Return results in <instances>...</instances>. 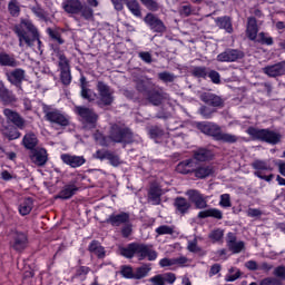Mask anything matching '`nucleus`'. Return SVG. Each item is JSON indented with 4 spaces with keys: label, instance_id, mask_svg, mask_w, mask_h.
I'll return each instance as SVG.
<instances>
[{
    "label": "nucleus",
    "instance_id": "nucleus-1",
    "mask_svg": "<svg viewBox=\"0 0 285 285\" xmlns=\"http://www.w3.org/2000/svg\"><path fill=\"white\" fill-rule=\"evenodd\" d=\"M120 255L127 259L137 257L139 262H144V259H148V262H155L159 254L157 250H155V248H153V245L144 243H131L126 247H120Z\"/></svg>",
    "mask_w": 285,
    "mask_h": 285
},
{
    "label": "nucleus",
    "instance_id": "nucleus-2",
    "mask_svg": "<svg viewBox=\"0 0 285 285\" xmlns=\"http://www.w3.org/2000/svg\"><path fill=\"white\" fill-rule=\"evenodd\" d=\"M14 32L19 39L20 48L23 46H28V48H32L35 46V41L38 43L39 50H41V40L39 39V31L37 27L32 24L30 20H22L20 24L14 27Z\"/></svg>",
    "mask_w": 285,
    "mask_h": 285
},
{
    "label": "nucleus",
    "instance_id": "nucleus-3",
    "mask_svg": "<svg viewBox=\"0 0 285 285\" xmlns=\"http://www.w3.org/2000/svg\"><path fill=\"white\" fill-rule=\"evenodd\" d=\"M247 135L252 137V139H256L258 141H266V144H279L282 139V135L277 131H273L271 129H257L255 127H249L247 129Z\"/></svg>",
    "mask_w": 285,
    "mask_h": 285
},
{
    "label": "nucleus",
    "instance_id": "nucleus-4",
    "mask_svg": "<svg viewBox=\"0 0 285 285\" xmlns=\"http://www.w3.org/2000/svg\"><path fill=\"white\" fill-rule=\"evenodd\" d=\"M43 112L45 119L46 121H49V124H56L57 126L62 127L70 126V116H68L66 112L51 107H46Z\"/></svg>",
    "mask_w": 285,
    "mask_h": 285
},
{
    "label": "nucleus",
    "instance_id": "nucleus-5",
    "mask_svg": "<svg viewBox=\"0 0 285 285\" xmlns=\"http://www.w3.org/2000/svg\"><path fill=\"white\" fill-rule=\"evenodd\" d=\"M109 138L115 144H132V131L128 128L119 127V125L111 126Z\"/></svg>",
    "mask_w": 285,
    "mask_h": 285
},
{
    "label": "nucleus",
    "instance_id": "nucleus-6",
    "mask_svg": "<svg viewBox=\"0 0 285 285\" xmlns=\"http://www.w3.org/2000/svg\"><path fill=\"white\" fill-rule=\"evenodd\" d=\"M98 90V106H112V101H115V91L110 88V86L106 85V82L99 81L97 83Z\"/></svg>",
    "mask_w": 285,
    "mask_h": 285
},
{
    "label": "nucleus",
    "instance_id": "nucleus-7",
    "mask_svg": "<svg viewBox=\"0 0 285 285\" xmlns=\"http://www.w3.org/2000/svg\"><path fill=\"white\" fill-rule=\"evenodd\" d=\"M252 168L256 170L254 173L255 177L258 179H264L265 181H273V174L266 176L264 173H271L273 167H271V163L268 160L255 159L252 163Z\"/></svg>",
    "mask_w": 285,
    "mask_h": 285
},
{
    "label": "nucleus",
    "instance_id": "nucleus-8",
    "mask_svg": "<svg viewBox=\"0 0 285 285\" xmlns=\"http://www.w3.org/2000/svg\"><path fill=\"white\" fill-rule=\"evenodd\" d=\"M239 59H244V51L239 49H227L216 57V60L220 63H233L239 61Z\"/></svg>",
    "mask_w": 285,
    "mask_h": 285
},
{
    "label": "nucleus",
    "instance_id": "nucleus-9",
    "mask_svg": "<svg viewBox=\"0 0 285 285\" xmlns=\"http://www.w3.org/2000/svg\"><path fill=\"white\" fill-rule=\"evenodd\" d=\"M75 111L77 115L80 116L83 124H90L91 126H95L97 124V120L99 119L97 112L88 107L77 106L75 108Z\"/></svg>",
    "mask_w": 285,
    "mask_h": 285
},
{
    "label": "nucleus",
    "instance_id": "nucleus-10",
    "mask_svg": "<svg viewBox=\"0 0 285 285\" xmlns=\"http://www.w3.org/2000/svg\"><path fill=\"white\" fill-rule=\"evenodd\" d=\"M10 244L13 250H24L28 247V235L23 232H12Z\"/></svg>",
    "mask_w": 285,
    "mask_h": 285
},
{
    "label": "nucleus",
    "instance_id": "nucleus-11",
    "mask_svg": "<svg viewBox=\"0 0 285 285\" xmlns=\"http://www.w3.org/2000/svg\"><path fill=\"white\" fill-rule=\"evenodd\" d=\"M144 21L153 32H166V24L157 16L147 13Z\"/></svg>",
    "mask_w": 285,
    "mask_h": 285
},
{
    "label": "nucleus",
    "instance_id": "nucleus-12",
    "mask_svg": "<svg viewBox=\"0 0 285 285\" xmlns=\"http://www.w3.org/2000/svg\"><path fill=\"white\" fill-rule=\"evenodd\" d=\"M60 159L66 166L70 168H81L86 164V158L83 156H77L71 154H61Z\"/></svg>",
    "mask_w": 285,
    "mask_h": 285
},
{
    "label": "nucleus",
    "instance_id": "nucleus-13",
    "mask_svg": "<svg viewBox=\"0 0 285 285\" xmlns=\"http://www.w3.org/2000/svg\"><path fill=\"white\" fill-rule=\"evenodd\" d=\"M151 285H173L177 282V276L173 273L158 274L149 278Z\"/></svg>",
    "mask_w": 285,
    "mask_h": 285
},
{
    "label": "nucleus",
    "instance_id": "nucleus-14",
    "mask_svg": "<svg viewBox=\"0 0 285 285\" xmlns=\"http://www.w3.org/2000/svg\"><path fill=\"white\" fill-rule=\"evenodd\" d=\"M30 159L36 166L42 167L45 164H48V151L43 148L32 149Z\"/></svg>",
    "mask_w": 285,
    "mask_h": 285
},
{
    "label": "nucleus",
    "instance_id": "nucleus-15",
    "mask_svg": "<svg viewBox=\"0 0 285 285\" xmlns=\"http://www.w3.org/2000/svg\"><path fill=\"white\" fill-rule=\"evenodd\" d=\"M3 115L7 121H10L11 124H13V126H17V128H20V130H23V128L26 127V120L22 119L19 112L12 109L6 108L3 110Z\"/></svg>",
    "mask_w": 285,
    "mask_h": 285
},
{
    "label": "nucleus",
    "instance_id": "nucleus-16",
    "mask_svg": "<svg viewBox=\"0 0 285 285\" xmlns=\"http://www.w3.org/2000/svg\"><path fill=\"white\" fill-rule=\"evenodd\" d=\"M198 130L204 132V135H209V137H214V139L217 141V138L219 137V132H222V128H219L217 125L213 122H199L197 125Z\"/></svg>",
    "mask_w": 285,
    "mask_h": 285
},
{
    "label": "nucleus",
    "instance_id": "nucleus-17",
    "mask_svg": "<svg viewBox=\"0 0 285 285\" xmlns=\"http://www.w3.org/2000/svg\"><path fill=\"white\" fill-rule=\"evenodd\" d=\"M161 195H164L161 187L151 185L148 190V203L153 204V206H159L161 204Z\"/></svg>",
    "mask_w": 285,
    "mask_h": 285
},
{
    "label": "nucleus",
    "instance_id": "nucleus-18",
    "mask_svg": "<svg viewBox=\"0 0 285 285\" xmlns=\"http://www.w3.org/2000/svg\"><path fill=\"white\" fill-rule=\"evenodd\" d=\"M82 3L81 0H63L61 8L67 14H79V12H81Z\"/></svg>",
    "mask_w": 285,
    "mask_h": 285
},
{
    "label": "nucleus",
    "instance_id": "nucleus-19",
    "mask_svg": "<svg viewBox=\"0 0 285 285\" xmlns=\"http://www.w3.org/2000/svg\"><path fill=\"white\" fill-rule=\"evenodd\" d=\"M215 175V167L213 165H200L194 167V176L196 179H206Z\"/></svg>",
    "mask_w": 285,
    "mask_h": 285
},
{
    "label": "nucleus",
    "instance_id": "nucleus-20",
    "mask_svg": "<svg viewBox=\"0 0 285 285\" xmlns=\"http://www.w3.org/2000/svg\"><path fill=\"white\" fill-rule=\"evenodd\" d=\"M130 222V214L121 212L120 214H111L106 223L110 226H121L122 224H128Z\"/></svg>",
    "mask_w": 285,
    "mask_h": 285
},
{
    "label": "nucleus",
    "instance_id": "nucleus-21",
    "mask_svg": "<svg viewBox=\"0 0 285 285\" xmlns=\"http://www.w3.org/2000/svg\"><path fill=\"white\" fill-rule=\"evenodd\" d=\"M263 72L267 75V77H282L285 75V61L267 66L263 68Z\"/></svg>",
    "mask_w": 285,
    "mask_h": 285
},
{
    "label": "nucleus",
    "instance_id": "nucleus-22",
    "mask_svg": "<svg viewBox=\"0 0 285 285\" xmlns=\"http://www.w3.org/2000/svg\"><path fill=\"white\" fill-rule=\"evenodd\" d=\"M186 195L189 197L190 202H193L196 206V208H206L208 204L206 203V199H204V196L196 189H189Z\"/></svg>",
    "mask_w": 285,
    "mask_h": 285
},
{
    "label": "nucleus",
    "instance_id": "nucleus-23",
    "mask_svg": "<svg viewBox=\"0 0 285 285\" xmlns=\"http://www.w3.org/2000/svg\"><path fill=\"white\" fill-rule=\"evenodd\" d=\"M195 159L189 158L186 160L180 161L177 166H176V170L180 174V175H190L193 173H195Z\"/></svg>",
    "mask_w": 285,
    "mask_h": 285
},
{
    "label": "nucleus",
    "instance_id": "nucleus-24",
    "mask_svg": "<svg viewBox=\"0 0 285 285\" xmlns=\"http://www.w3.org/2000/svg\"><path fill=\"white\" fill-rule=\"evenodd\" d=\"M7 79L10 83H13V86H19L23 79H26V70L19 68L14 69L7 73Z\"/></svg>",
    "mask_w": 285,
    "mask_h": 285
},
{
    "label": "nucleus",
    "instance_id": "nucleus-25",
    "mask_svg": "<svg viewBox=\"0 0 285 285\" xmlns=\"http://www.w3.org/2000/svg\"><path fill=\"white\" fill-rule=\"evenodd\" d=\"M0 66L7 68H17L19 66V61L14 58V55H9L6 51L0 52Z\"/></svg>",
    "mask_w": 285,
    "mask_h": 285
},
{
    "label": "nucleus",
    "instance_id": "nucleus-26",
    "mask_svg": "<svg viewBox=\"0 0 285 285\" xmlns=\"http://www.w3.org/2000/svg\"><path fill=\"white\" fill-rule=\"evenodd\" d=\"M32 208H35V202L32 198H24L20 200L18 205L19 215L26 217V215H30V213H32Z\"/></svg>",
    "mask_w": 285,
    "mask_h": 285
},
{
    "label": "nucleus",
    "instance_id": "nucleus-27",
    "mask_svg": "<svg viewBox=\"0 0 285 285\" xmlns=\"http://www.w3.org/2000/svg\"><path fill=\"white\" fill-rule=\"evenodd\" d=\"M177 215H186L190 210V203L184 197H177L174 202Z\"/></svg>",
    "mask_w": 285,
    "mask_h": 285
},
{
    "label": "nucleus",
    "instance_id": "nucleus-28",
    "mask_svg": "<svg viewBox=\"0 0 285 285\" xmlns=\"http://www.w3.org/2000/svg\"><path fill=\"white\" fill-rule=\"evenodd\" d=\"M257 32H259V28L257 27V19L248 18L247 20V29L246 35L250 41H255L258 37Z\"/></svg>",
    "mask_w": 285,
    "mask_h": 285
},
{
    "label": "nucleus",
    "instance_id": "nucleus-29",
    "mask_svg": "<svg viewBox=\"0 0 285 285\" xmlns=\"http://www.w3.org/2000/svg\"><path fill=\"white\" fill-rule=\"evenodd\" d=\"M202 101L204 104H207L208 106H213L214 108H217L222 106V98L219 96H216L215 94L205 92L200 95Z\"/></svg>",
    "mask_w": 285,
    "mask_h": 285
},
{
    "label": "nucleus",
    "instance_id": "nucleus-30",
    "mask_svg": "<svg viewBox=\"0 0 285 285\" xmlns=\"http://www.w3.org/2000/svg\"><path fill=\"white\" fill-rule=\"evenodd\" d=\"M0 130L2 132V135H4V137H7V139H10L11 141L14 139H19V137H21V132H19V130L14 127V126H1Z\"/></svg>",
    "mask_w": 285,
    "mask_h": 285
},
{
    "label": "nucleus",
    "instance_id": "nucleus-31",
    "mask_svg": "<svg viewBox=\"0 0 285 285\" xmlns=\"http://www.w3.org/2000/svg\"><path fill=\"white\" fill-rule=\"evenodd\" d=\"M79 188L75 184L66 185L58 195V199H70L75 196Z\"/></svg>",
    "mask_w": 285,
    "mask_h": 285
},
{
    "label": "nucleus",
    "instance_id": "nucleus-32",
    "mask_svg": "<svg viewBox=\"0 0 285 285\" xmlns=\"http://www.w3.org/2000/svg\"><path fill=\"white\" fill-rule=\"evenodd\" d=\"M81 97L87 101H98V96L92 91V89L86 88V78H81Z\"/></svg>",
    "mask_w": 285,
    "mask_h": 285
},
{
    "label": "nucleus",
    "instance_id": "nucleus-33",
    "mask_svg": "<svg viewBox=\"0 0 285 285\" xmlns=\"http://www.w3.org/2000/svg\"><path fill=\"white\" fill-rule=\"evenodd\" d=\"M22 144L24 146V148H27V150H35V148H37L38 144H39V139L37 138V135L29 132L27 135H24L23 139H22Z\"/></svg>",
    "mask_w": 285,
    "mask_h": 285
},
{
    "label": "nucleus",
    "instance_id": "nucleus-34",
    "mask_svg": "<svg viewBox=\"0 0 285 285\" xmlns=\"http://www.w3.org/2000/svg\"><path fill=\"white\" fill-rule=\"evenodd\" d=\"M88 249H89V252L92 253V255H97L99 257V259H104L106 257V249L97 240H92L89 244Z\"/></svg>",
    "mask_w": 285,
    "mask_h": 285
},
{
    "label": "nucleus",
    "instance_id": "nucleus-35",
    "mask_svg": "<svg viewBox=\"0 0 285 285\" xmlns=\"http://www.w3.org/2000/svg\"><path fill=\"white\" fill-rule=\"evenodd\" d=\"M194 159L196 161H210L213 159V153L205 148H199L194 151Z\"/></svg>",
    "mask_w": 285,
    "mask_h": 285
},
{
    "label": "nucleus",
    "instance_id": "nucleus-36",
    "mask_svg": "<svg viewBox=\"0 0 285 285\" xmlns=\"http://www.w3.org/2000/svg\"><path fill=\"white\" fill-rule=\"evenodd\" d=\"M147 99L154 106H159V104H161L164 100V94L157 89H153L147 91Z\"/></svg>",
    "mask_w": 285,
    "mask_h": 285
},
{
    "label": "nucleus",
    "instance_id": "nucleus-37",
    "mask_svg": "<svg viewBox=\"0 0 285 285\" xmlns=\"http://www.w3.org/2000/svg\"><path fill=\"white\" fill-rule=\"evenodd\" d=\"M198 217H200V219H206V217H214L215 219H222L224 217V214L222 213V210L217 208H209V209L199 212Z\"/></svg>",
    "mask_w": 285,
    "mask_h": 285
},
{
    "label": "nucleus",
    "instance_id": "nucleus-38",
    "mask_svg": "<svg viewBox=\"0 0 285 285\" xmlns=\"http://www.w3.org/2000/svg\"><path fill=\"white\" fill-rule=\"evenodd\" d=\"M134 17H141V7L137 0H124Z\"/></svg>",
    "mask_w": 285,
    "mask_h": 285
},
{
    "label": "nucleus",
    "instance_id": "nucleus-39",
    "mask_svg": "<svg viewBox=\"0 0 285 285\" xmlns=\"http://www.w3.org/2000/svg\"><path fill=\"white\" fill-rule=\"evenodd\" d=\"M79 14L85 21H95V11L89 6L82 3Z\"/></svg>",
    "mask_w": 285,
    "mask_h": 285
},
{
    "label": "nucleus",
    "instance_id": "nucleus-40",
    "mask_svg": "<svg viewBox=\"0 0 285 285\" xmlns=\"http://www.w3.org/2000/svg\"><path fill=\"white\" fill-rule=\"evenodd\" d=\"M218 28L226 30V32H233V22H230L229 17H222L216 19Z\"/></svg>",
    "mask_w": 285,
    "mask_h": 285
},
{
    "label": "nucleus",
    "instance_id": "nucleus-41",
    "mask_svg": "<svg viewBox=\"0 0 285 285\" xmlns=\"http://www.w3.org/2000/svg\"><path fill=\"white\" fill-rule=\"evenodd\" d=\"M254 41L263 46H273V37L268 36L266 32H259Z\"/></svg>",
    "mask_w": 285,
    "mask_h": 285
},
{
    "label": "nucleus",
    "instance_id": "nucleus-42",
    "mask_svg": "<svg viewBox=\"0 0 285 285\" xmlns=\"http://www.w3.org/2000/svg\"><path fill=\"white\" fill-rule=\"evenodd\" d=\"M190 265V259L186 256H179L174 258V268L177 271V268H186V266Z\"/></svg>",
    "mask_w": 285,
    "mask_h": 285
},
{
    "label": "nucleus",
    "instance_id": "nucleus-43",
    "mask_svg": "<svg viewBox=\"0 0 285 285\" xmlns=\"http://www.w3.org/2000/svg\"><path fill=\"white\" fill-rule=\"evenodd\" d=\"M191 75L198 79H206L208 77V68L206 67H194L191 69Z\"/></svg>",
    "mask_w": 285,
    "mask_h": 285
},
{
    "label": "nucleus",
    "instance_id": "nucleus-44",
    "mask_svg": "<svg viewBox=\"0 0 285 285\" xmlns=\"http://www.w3.org/2000/svg\"><path fill=\"white\" fill-rule=\"evenodd\" d=\"M216 141H225L226 144H235L237 141V136L226 132H219Z\"/></svg>",
    "mask_w": 285,
    "mask_h": 285
},
{
    "label": "nucleus",
    "instance_id": "nucleus-45",
    "mask_svg": "<svg viewBox=\"0 0 285 285\" xmlns=\"http://www.w3.org/2000/svg\"><path fill=\"white\" fill-rule=\"evenodd\" d=\"M150 273V268L148 265H142L141 267L136 268L134 272V279H142V277H146Z\"/></svg>",
    "mask_w": 285,
    "mask_h": 285
},
{
    "label": "nucleus",
    "instance_id": "nucleus-46",
    "mask_svg": "<svg viewBox=\"0 0 285 285\" xmlns=\"http://www.w3.org/2000/svg\"><path fill=\"white\" fill-rule=\"evenodd\" d=\"M60 80L63 86H70V83H72V75L70 73V69L60 70Z\"/></svg>",
    "mask_w": 285,
    "mask_h": 285
},
{
    "label": "nucleus",
    "instance_id": "nucleus-47",
    "mask_svg": "<svg viewBox=\"0 0 285 285\" xmlns=\"http://www.w3.org/2000/svg\"><path fill=\"white\" fill-rule=\"evenodd\" d=\"M160 268H168L169 271H175V258L165 257L159 261Z\"/></svg>",
    "mask_w": 285,
    "mask_h": 285
},
{
    "label": "nucleus",
    "instance_id": "nucleus-48",
    "mask_svg": "<svg viewBox=\"0 0 285 285\" xmlns=\"http://www.w3.org/2000/svg\"><path fill=\"white\" fill-rule=\"evenodd\" d=\"M58 66L60 68V70H70V61L68 60V58H66V55L63 53H58Z\"/></svg>",
    "mask_w": 285,
    "mask_h": 285
},
{
    "label": "nucleus",
    "instance_id": "nucleus-49",
    "mask_svg": "<svg viewBox=\"0 0 285 285\" xmlns=\"http://www.w3.org/2000/svg\"><path fill=\"white\" fill-rule=\"evenodd\" d=\"M157 235H173L175 233V227L168 225H161L156 228Z\"/></svg>",
    "mask_w": 285,
    "mask_h": 285
},
{
    "label": "nucleus",
    "instance_id": "nucleus-50",
    "mask_svg": "<svg viewBox=\"0 0 285 285\" xmlns=\"http://www.w3.org/2000/svg\"><path fill=\"white\" fill-rule=\"evenodd\" d=\"M228 248L229 250H233L234 253H242V250H244V242L239 240V242H230L228 243Z\"/></svg>",
    "mask_w": 285,
    "mask_h": 285
},
{
    "label": "nucleus",
    "instance_id": "nucleus-51",
    "mask_svg": "<svg viewBox=\"0 0 285 285\" xmlns=\"http://www.w3.org/2000/svg\"><path fill=\"white\" fill-rule=\"evenodd\" d=\"M158 78L165 83H173V81H175V75L167 71L158 73Z\"/></svg>",
    "mask_w": 285,
    "mask_h": 285
},
{
    "label": "nucleus",
    "instance_id": "nucleus-52",
    "mask_svg": "<svg viewBox=\"0 0 285 285\" xmlns=\"http://www.w3.org/2000/svg\"><path fill=\"white\" fill-rule=\"evenodd\" d=\"M120 273L126 279H135V271L130 266H122Z\"/></svg>",
    "mask_w": 285,
    "mask_h": 285
},
{
    "label": "nucleus",
    "instance_id": "nucleus-53",
    "mask_svg": "<svg viewBox=\"0 0 285 285\" xmlns=\"http://www.w3.org/2000/svg\"><path fill=\"white\" fill-rule=\"evenodd\" d=\"M142 4H145L146 8L151 10V12H157L159 10V3L155 0H140Z\"/></svg>",
    "mask_w": 285,
    "mask_h": 285
},
{
    "label": "nucleus",
    "instance_id": "nucleus-54",
    "mask_svg": "<svg viewBox=\"0 0 285 285\" xmlns=\"http://www.w3.org/2000/svg\"><path fill=\"white\" fill-rule=\"evenodd\" d=\"M48 35L49 37L56 41L57 43H59V46L63 45L65 41L61 39V33L58 31H55L52 29H48Z\"/></svg>",
    "mask_w": 285,
    "mask_h": 285
},
{
    "label": "nucleus",
    "instance_id": "nucleus-55",
    "mask_svg": "<svg viewBox=\"0 0 285 285\" xmlns=\"http://www.w3.org/2000/svg\"><path fill=\"white\" fill-rule=\"evenodd\" d=\"M207 76L213 83H222V76L216 70L207 71Z\"/></svg>",
    "mask_w": 285,
    "mask_h": 285
},
{
    "label": "nucleus",
    "instance_id": "nucleus-56",
    "mask_svg": "<svg viewBox=\"0 0 285 285\" xmlns=\"http://www.w3.org/2000/svg\"><path fill=\"white\" fill-rule=\"evenodd\" d=\"M31 12H33V14H36V17H38V19H46V11L39 6H35L31 8Z\"/></svg>",
    "mask_w": 285,
    "mask_h": 285
},
{
    "label": "nucleus",
    "instance_id": "nucleus-57",
    "mask_svg": "<svg viewBox=\"0 0 285 285\" xmlns=\"http://www.w3.org/2000/svg\"><path fill=\"white\" fill-rule=\"evenodd\" d=\"M187 249L189 250V253H199V250H202V248H199V245H197V238L188 240Z\"/></svg>",
    "mask_w": 285,
    "mask_h": 285
},
{
    "label": "nucleus",
    "instance_id": "nucleus-58",
    "mask_svg": "<svg viewBox=\"0 0 285 285\" xmlns=\"http://www.w3.org/2000/svg\"><path fill=\"white\" fill-rule=\"evenodd\" d=\"M219 205L223 208H230V206H232V204H230V195L229 194H223L220 196Z\"/></svg>",
    "mask_w": 285,
    "mask_h": 285
},
{
    "label": "nucleus",
    "instance_id": "nucleus-59",
    "mask_svg": "<svg viewBox=\"0 0 285 285\" xmlns=\"http://www.w3.org/2000/svg\"><path fill=\"white\" fill-rule=\"evenodd\" d=\"M224 237V230L215 229L209 234V239L214 242H219Z\"/></svg>",
    "mask_w": 285,
    "mask_h": 285
},
{
    "label": "nucleus",
    "instance_id": "nucleus-60",
    "mask_svg": "<svg viewBox=\"0 0 285 285\" xmlns=\"http://www.w3.org/2000/svg\"><path fill=\"white\" fill-rule=\"evenodd\" d=\"M9 12L12 14V17H19V4H17L14 1L9 2Z\"/></svg>",
    "mask_w": 285,
    "mask_h": 285
},
{
    "label": "nucleus",
    "instance_id": "nucleus-61",
    "mask_svg": "<svg viewBox=\"0 0 285 285\" xmlns=\"http://www.w3.org/2000/svg\"><path fill=\"white\" fill-rule=\"evenodd\" d=\"M108 161L110 163L111 166H119V164H121V160L119 159V156L115 155L114 153L109 151V156H108Z\"/></svg>",
    "mask_w": 285,
    "mask_h": 285
},
{
    "label": "nucleus",
    "instance_id": "nucleus-62",
    "mask_svg": "<svg viewBox=\"0 0 285 285\" xmlns=\"http://www.w3.org/2000/svg\"><path fill=\"white\" fill-rule=\"evenodd\" d=\"M121 235L125 238H128L132 235V225L131 224H125V226L121 228Z\"/></svg>",
    "mask_w": 285,
    "mask_h": 285
},
{
    "label": "nucleus",
    "instance_id": "nucleus-63",
    "mask_svg": "<svg viewBox=\"0 0 285 285\" xmlns=\"http://www.w3.org/2000/svg\"><path fill=\"white\" fill-rule=\"evenodd\" d=\"M275 277H278V279H285V266L281 265L274 269Z\"/></svg>",
    "mask_w": 285,
    "mask_h": 285
},
{
    "label": "nucleus",
    "instance_id": "nucleus-64",
    "mask_svg": "<svg viewBox=\"0 0 285 285\" xmlns=\"http://www.w3.org/2000/svg\"><path fill=\"white\" fill-rule=\"evenodd\" d=\"M261 285H282V282L277 278H265L261 282Z\"/></svg>",
    "mask_w": 285,
    "mask_h": 285
}]
</instances>
